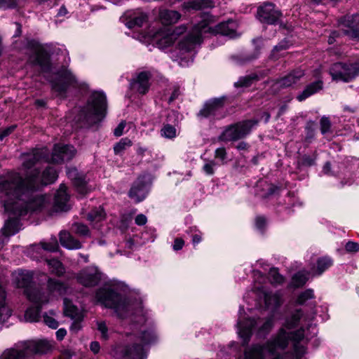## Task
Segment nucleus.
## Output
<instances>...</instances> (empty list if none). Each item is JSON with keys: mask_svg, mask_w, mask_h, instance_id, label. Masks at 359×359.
Returning a JSON list of instances; mask_svg holds the SVG:
<instances>
[{"mask_svg": "<svg viewBox=\"0 0 359 359\" xmlns=\"http://www.w3.org/2000/svg\"><path fill=\"white\" fill-rule=\"evenodd\" d=\"M97 328L101 334V338L104 340L109 339L108 327L104 321H97Z\"/></svg>", "mask_w": 359, "mask_h": 359, "instance_id": "obj_52", "label": "nucleus"}, {"mask_svg": "<svg viewBox=\"0 0 359 359\" xmlns=\"http://www.w3.org/2000/svg\"><path fill=\"white\" fill-rule=\"evenodd\" d=\"M315 163V159L310 156L304 155L299 160V163L304 166H311Z\"/></svg>", "mask_w": 359, "mask_h": 359, "instance_id": "obj_59", "label": "nucleus"}, {"mask_svg": "<svg viewBox=\"0 0 359 359\" xmlns=\"http://www.w3.org/2000/svg\"><path fill=\"white\" fill-rule=\"evenodd\" d=\"M105 215L104 210L101 208H98L89 212L87 218L90 222L97 224L104 219Z\"/></svg>", "mask_w": 359, "mask_h": 359, "instance_id": "obj_41", "label": "nucleus"}, {"mask_svg": "<svg viewBox=\"0 0 359 359\" xmlns=\"http://www.w3.org/2000/svg\"><path fill=\"white\" fill-rule=\"evenodd\" d=\"M67 187L61 184L55 196L54 205L56 210L67 211L69 209L67 203L69 195L67 193Z\"/></svg>", "mask_w": 359, "mask_h": 359, "instance_id": "obj_27", "label": "nucleus"}, {"mask_svg": "<svg viewBox=\"0 0 359 359\" xmlns=\"http://www.w3.org/2000/svg\"><path fill=\"white\" fill-rule=\"evenodd\" d=\"M258 123L257 120H245L227 126L219 137L223 142H234L248 135Z\"/></svg>", "mask_w": 359, "mask_h": 359, "instance_id": "obj_10", "label": "nucleus"}, {"mask_svg": "<svg viewBox=\"0 0 359 359\" xmlns=\"http://www.w3.org/2000/svg\"><path fill=\"white\" fill-rule=\"evenodd\" d=\"M305 75V71L302 68H297L290 72L287 75L277 79L275 85L280 88H288L299 82Z\"/></svg>", "mask_w": 359, "mask_h": 359, "instance_id": "obj_20", "label": "nucleus"}, {"mask_svg": "<svg viewBox=\"0 0 359 359\" xmlns=\"http://www.w3.org/2000/svg\"><path fill=\"white\" fill-rule=\"evenodd\" d=\"M41 306L30 307L25 313V320L27 322H36L40 318Z\"/></svg>", "mask_w": 359, "mask_h": 359, "instance_id": "obj_44", "label": "nucleus"}, {"mask_svg": "<svg viewBox=\"0 0 359 359\" xmlns=\"http://www.w3.org/2000/svg\"><path fill=\"white\" fill-rule=\"evenodd\" d=\"M151 76V75L149 72H140L137 75V79L131 83L133 88L140 94H146L150 87L149 80Z\"/></svg>", "mask_w": 359, "mask_h": 359, "instance_id": "obj_25", "label": "nucleus"}, {"mask_svg": "<svg viewBox=\"0 0 359 359\" xmlns=\"http://www.w3.org/2000/svg\"><path fill=\"white\" fill-rule=\"evenodd\" d=\"M4 210H6L4 208ZM6 212V210H5ZM11 216L10 218L6 222L4 226L0 232V239L2 243H4L8 238L16 233L20 230V222L17 218L18 216L15 215L13 212L7 211Z\"/></svg>", "mask_w": 359, "mask_h": 359, "instance_id": "obj_19", "label": "nucleus"}, {"mask_svg": "<svg viewBox=\"0 0 359 359\" xmlns=\"http://www.w3.org/2000/svg\"><path fill=\"white\" fill-rule=\"evenodd\" d=\"M57 74L62 79L65 80L68 84L76 83L75 76L67 68H62Z\"/></svg>", "mask_w": 359, "mask_h": 359, "instance_id": "obj_48", "label": "nucleus"}, {"mask_svg": "<svg viewBox=\"0 0 359 359\" xmlns=\"http://www.w3.org/2000/svg\"><path fill=\"white\" fill-rule=\"evenodd\" d=\"M76 280L83 286L93 287L99 283L100 276L96 269L93 268H86L81 270L76 275Z\"/></svg>", "mask_w": 359, "mask_h": 359, "instance_id": "obj_18", "label": "nucleus"}, {"mask_svg": "<svg viewBox=\"0 0 359 359\" xmlns=\"http://www.w3.org/2000/svg\"><path fill=\"white\" fill-rule=\"evenodd\" d=\"M27 355V359H31L34 355L48 353L51 345L46 340L29 341L20 344Z\"/></svg>", "mask_w": 359, "mask_h": 359, "instance_id": "obj_13", "label": "nucleus"}, {"mask_svg": "<svg viewBox=\"0 0 359 359\" xmlns=\"http://www.w3.org/2000/svg\"><path fill=\"white\" fill-rule=\"evenodd\" d=\"M269 279L273 285H280L284 282V277L280 275L276 268H272L269 271Z\"/></svg>", "mask_w": 359, "mask_h": 359, "instance_id": "obj_46", "label": "nucleus"}, {"mask_svg": "<svg viewBox=\"0 0 359 359\" xmlns=\"http://www.w3.org/2000/svg\"><path fill=\"white\" fill-rule=\"evenodd\" d=\"M13 281L18 287L25 289V294L32 302L40 306L48 302V297L45 294H41L39 288H32V273L27 271H18L13 274Z\"/></svg>", "mask_w": 359, "mask_h": 359, "instance_id": "obj_7", "label": "nucleus"}, {"mask_svg": "<svg viewBox=\"0 0 359 359\" xmlns=\"http://www.w3.org/2000/svg\"><path fill=\"white\" fill-rule=\"evenodd\" d=\"M291 45V43L287 39L282 40L278 45L273 47L270 57L273 60H278L280 57L284 56L283 51L288 49Z\"/></svg>", "mask_w": 359, "mask_h": 359, "instance_id": "obj_35", "label": "nucleus"}, {"mask_svg": "<svg viewBox=\"0 0 359 359\" xmlns=\"http://www.w3.org/2000/svg\"><path fill=\"white\" fill-rule=\"evenodd\" d=\"M157 336L152 330H145L136 337L135 341L131 346H116L111 352V355L116 359H144L147 351L144 346L154 343Z\"/></svg>", "mask_w": 359, "mask_h": 359, "instance_id": "obj_5", "label": "nucleus"}, {"mask_svg": "<svg viewBox=\"0 0 359 359\" xmlns=\"http://www.w3.org/2000/svg\"><path fill=\"white\" fill-rule=\"evenodd\" d=\"M309 274V272L305 271L297 272L292 276L291 285L296 288L302 287L308 280Z\"/></svg>", "mask_w": 359, "mask_h": 359, "instance_id": "obj_37", "label": "nucleus"}, {"mask_svg": "<svg viewBox=\"0 0 359 359\" xmlns=\"http://www.w3.org/2000/svg\"><path fill=\"white\" fill-rule=\"evenodd\" d=\"M34 65H39L43 71H48L50 68V57L43 50H38L34 59H30Z\"/></svg>", "mask_w": 359, "mask_h": 359, "instance_id": "obj_34", "label": "nucleus"}, {"mask_svg": "<svg viewBox=\"0 0 359 359\" xmlns=\"http://www.w3.org/2000/svg\"><path fill=\"white\" fill-rule=\"evenodd\" d=\"M133 144L132 141L128 138L124 137L120 140L114 147V151L116 154H121L124 150L131 147Z\"/></svg>", "mask_w": 359, "mask_h": 359, "instance_id": "obj_45", "label": "nucleus"}, {"mask_svg": "<svg viewBox=\"0 0 359 359\" xmlns=\"http://www.w3.org/2000/svg\"><path fill=\"white\" fill-rule=\"evenodd\" d=\"M68 177L73 181L77 191L81 194L85 195L88 193V189L86 187V182L84 178L78 172L75 168H68L67 170Z\"/></svg>", "mask_w": 359, "mask_h": 359, "instance_id": "obj_26", "label": "nucleus"}, {"mask_svg": "<svg viewBox=\"0 0 359 359\" xmlns=\"http://www.w3.org/2000/svg\"><path fill=\"white\" fill-rule=\"evenodd\" d=\"M53 90L57 93L58 95L62 96L67 89V83H54L52 86Z\"/></svg>", "mask_w": 359, "mask_h": 359, "instance_id": "obj_55", "label": "nucleus"}, {"mask_svg": "<svg viewBox=\"0 0 359 359\" xmlns=\"http://www.w3.org/2000/svg\"><path fill=\"white\" fill-rule=\"evenodd\" d=\"M267 353L266 343L263 345L254 344L244 351L245 359H265Z\"/></svg>", "mask_w": 359, "mask_h": 359, "instance_id": "obj_29", "label": "nucleus"}, {"mask_svg": "<svg viewBox=\"0 0 359 359\" xmlns=\"http://www.w3.org/2000/svg\"><path fill=\"white\" fill-rule=\"evenodd\" d=\"M320 131L322 134L325 135L329 132H330L331 128V122L329 118L323 116L321 118L320 121Z\"/></svg>", "mask_w": 359, "mask_h": 359, "instance_id": "obj_53", "label": "nucleus"}, {"mask_svg": "<svg viewBox=\"0 0 359 359\" xmlns=\"http://www.w3.org/2000/svg\"><path fill=\"white\" fill-rule=\"evenodd\" d=\"M341 25L344 34L352 39H359V14L346 16Z\"/></svg>", "mask_w": 359, "mask_h": 359, "instance_id": "obj_17", "label": "nucleus"}, {"mask_svg": "<svg viewBox=\"0 0 359 359\" xmlns=\"http://www.w3.org/2000/svg\"><path fill=\"white\" fill-rule=\"evenodd\" d=\"M57 171L50 166L47 167L40 175L37 169L27 172L25 177L18 172H11L0 177V190L6 197L27 196L32 190H37L41 186L53 183L57 178Z\"/></svg>", "mask_w": 359, "mask_h": 359, "instance_id": "obj_1", "label": "nucleus"}, {"mask_svg": "<svg viewBox=\"0 0 359 359\" xmlns=\"http://www.w3.org/2000/svg\"><path fill=\"white\" fill-rule=\"evenodd\" d=\"M176 40L175 33L171 34L170 29H161L154 36V41L159 48H165L170 46Z\"/></svg>", "mask_w": 359, "mask_h": 359, "instance_id": "obj_23", "label": "nucleus"}, {"mask_svg": "<svg viewBox=\"0 0 359 359\" xmlns=\"http://www.w3.org/2000/svg\"><path fill=\"white\" fill-rule=\"evenodd\" d=\"M214 17L205 14L204 19L195 25L188 35L179 43V48L187 52L194 50L196 46L203 42V36L206 33L212 34H222L233 38L236 36V24L233 20L222 22L215 26L210 27L213 22Z\"/></svg>", "mask_w": 359, "mask_h": 359, "instance_id": "obj_3", "label": "nucleus"}, {"mask_svg": "<svg viewBox=\"0 0 359 359\" xmlns=\"http://www.w3.org/2000/svg\"><path fill=\"white\" fill-rule=\"evenodd\" d=\"M49 160L47 148L35 149L31 153L23 154L22 168L28 170L39 162H48Z\"/></svg>", "mask_w": 359, "mask_h": 359, "instance_id": "obj_14", "label": "nucleus"}, {"mask_svg": "<svg viewBox=\"0 0 359 359\" xmlns=\"http://www.w3.org/2000/svg\"><path fill=\"white\" fill-rule=\"evenodd\" d=\"M147 20V15L144 13H140L133 17L126 22V26L128 28H134L135 27H142Z\"/></svg>", "mask_w": 359, "mask_h": 359, "instance_id": "obj_39", "label": "nucleus"}, {"mask_svg": "<svg viewBox=\"0 0 359 359\" xmlns=\"http://www.w3.org/2000/svg\"><path fill=\"white\" fill-rule=\"evenodd\" d=\"M47 263L52 273L57 276H62L65 273V268L59 260L56 259H48Z\"/></svg>", "mask_w": 359, "mask_h": 359, "instance_id": "obj_38", "label": "nucleus"}, {"mask_svg": "<svg viewBox=\"0 0 359 359\" xmlns=\"http://www.w3.org/2000/svg\"><path fill=\"white\" fill-rule=\"evenodd\" d=\"M258 80V76L256 74H252L239 78L238 81L234 83L235 87H249L255 81Z\"/></svg>", "mask_w": 359, "mask_h": 359, "instance_id": "obj_43", "label": "nucleus"}, {"mask_svg": "<svg viewBox=\"0 0 359 359\" xmlns=\"http://www.w3.org/2000/svg\"><path fill=\"white\" fill-rule=\"evenodd\" d=\"M301 319L307 320V318L304 316L302 309H297L292 314L290 318L286 320L285 327L289 330L292 329L298 325Z\"/></svg>", "mask_w": 359, "mask_h": 359, "instance_id": "obj_36", "label": "nucleus"}, {"mask_svg": "<svg viewBox=\"0 0 359 359\" xmlns=\"http://www.w3.org/2000/svg\"><path fill=\"white\" fill-rule=\"evenodd\" d=\"M330 74L336 81L349 82L359 75L356 62H336L330 69Z\"/></svg>", "mask_w": 359, "mask_h": 359, "instance_id": "obj_11", "label": "nucleus"}, {"mask_svg": "<svg viewBox=\"0 0 359 359\" xmlns=\"http://www.w3.org/2000/svg\"><path fill=\"white\" fill-rule=\"evenodd\" d=\"M40 244L43 249L50 252L57 251L59 247L57 239L55 238L52 239L51 241L48 243L41 242Z\"/></svg>", "mask_w": 359, "mask_h": 359, "instance_id": "obj_51", "label": "nucleus"}, {"mask_svg": "<svg viewBox=\"0 0 359 359\" xmlns=\"http://www.w3.org/2000/svg\"><path fill=\"white\" fill-rule=\"evenodd\" d=\"M215 158L219 159L222 164L226 163L227 153L224 147L217 148L215 151Z\"/></svg>", "mask_w": 359, "mask_h": 359, "instance_id": "obj_54", "label": "nucleus"}, {"mask_svg": "<svg viewBox=\"0 0 359 359\" xmlns=\"http://www.w3.org/2000/svg\"><path fill=\"white\" fill-rule=\"evenodd\" d=\"M34 191H30L27 196L20 194L16 197H6L0 190V203L6 211L13 212L17 216L26 215L29 211L41 210L47 206L50 200L45 196H33Z\"/></svg>", "mask_w": 359, "mask_h": 359, "instance_id": "obj_4", "label": "nucleus"}, {"mask_svg": "<svg viewBox=\"0 0 359 359\" xmlns=\"http://www.w3.org/2000/svg\"><path fill=\"white\" fill-rule=\"evenodd\" d=\"M107 98L103 93L95 92L89 97L86 106L81 111V118L88 124L102 121L107 114Z\"/></svg>", "mask_w": 359, "mask_h": 359, "instance_id": "obj_6", "label": "nucleus"}, {"mask_svg": "<svg viewBox=\"0 0 359 359\" xmlns=\"http://www.w3.org/2000/svg\"><path fill=\"white\" fill-rule=\"evenodd\" d=\"M273 327V320L268 318L264 322L260 319L248 318L244 321L238 322V334L243 338V345H246L250 341L252 329L257 328L260 335L268 334Z\"/></svg>", "mask_w": 359, "mask_h": 359, "instance_id": "obj_9", "label": "nucleus"}, {"mask_svg": "<svg viewBox=\"0 0 359 359\" xmlns=\"http://www.w3.org/2000/svg\"><path fill=\"white\" fill-rule=\"evenodd\" d=\"M161 135L166 138H174L176 136V129L171 125H165L161 129Z\"/></svg>", "mask_w": 359, "mask_h": 359, "instance_id": "obj_50", "label": "nucleus"}, {"mask_svg": "<svg viewBox=\"0 0 359 359\" xmlns=\"http://www.w3.org/2000/svg\"><path fill=\"white\" fill-rule=\"evenodd\" d=\"M345 249L349 252H356L359 251V244L355 242L348 241L345 245Z\"/></svg>", "mask_w": 359, "mask_h": 359, "instance_id": "obj_60", "label": "nucleus"}, {"mask_svg": "<svg viewBox=\"0 0 359 359\" xmlns=\"http://www.w3.org/2000/svg\"><path fill=\"white\" fill-rule=\"evenodd\" d=\"M66 291L67 286L64 283L58 280L50 278L47 281V291L43 292L40 290V293L48 295L49 300L50 295L61 296L65 294Z\"/></svg>", "mask_w": 359, "mask_h": 359, "instance_id": "obj_24", "label": "nucleus"}, {"mask_svg": "<svg viewBox=\"0 0 359 359\" xmlns=\"http://www.w3.org/2000/svg\"><path fill=\"white\" fill-rule=\"evenodd\" d=\"M265 300L266 304H272L271 302V300L273 301V304L278 305L280 304V297L279 298V296L278 294H273V295H266L265 297Z\"/></svg>", "mask_w": 359, "mask_h": 359, "instance_id": "obj_61", "label": "nucleus"}, {"mask_svg": "<svg viewBox=\"0 0 359 359\" xmlns=\"http://www.w3.org/2000/svg\"><path fill=\"white\" fill-rule=\"evenodd\" d=\"M183 8L188 11H200L205 8H211L215 6L212 0H190L183 4Z\"/></svg>", "mask_w": 359, "mask_h": 359, "instance_id": "obj_32", "label": "nucleus"}, {"mask_svg": "<svg viewBox=\"0 0 359 359\" xmlns=\"http://www.w3.org/2000/svg\"><path fill=\"white\" fill-rule=\"evenodd\" d=\"M72 231L75 234L79 235L81 237H90V231L88 227L82 223L75 222L72 226Z\"/></svg>", "mask_w": 359, "mask_h": 359, "instance_id": "obj_42", "label": "nucleus"}, {"mask_svg": "<svg viewBox=\"0 0 359 359\" xmlns=\"http://www.w3.org/2000/svg\"><path fill=\"white\" fill-rule=\"evenodd\" d=\"M60 242L63 247L69 250H77L82 247L81 243L67 231L60 233Z\"/></svg>", "mask_w": 359, "mask_h": 359, "instance_id": "obj_28", "label": "nucleus"}, {"mask_svg": "<svg viewBox=\"0 0 359 359\" xmlns=\"http://www.w3.org/2000/svg\"><path fill=\"white\" fill-rule=\"evenodd\" d=\"M126 127V122H121L118 126L114 129V134L116 137H120L123 135V130Z\"/></svg>", "mask_w": 359, "mask_h": 359, "instance_id": "obj_62", "label": "nucleus"}, {"mask_svg": "<svg viewBox=\"0 0 359 359\" xmlns=\"http://www.w3.org/2000/svg\"><path fill=\"white\" fill-rule=\"evenodd\" d=\"M314 298L313 290L311 289H308L302 293H300L297 299V303L298 304L302 305L307 300L311 299Z\"/></svg>", "mask_w": 359, "mask_h": 359, "instance_id": "obj_49", "label": "nucleus"}, {"mask_svg": "<svg viewBox=\"0 0 359 359\" xmlns=\"http://www.w3.org/2000/svg\"><path fill=\"white\" fill-rule=\"evenodd\" d=\"M64 313L65 316L70 317L74 320L72 325V329L79 330L81 328L80 323L83 319V315L79 309L66 298L64 299Z\"/></svg>", "mask_w": 359, "mask_h": 359, "instance_id": "obj_22", "label": "nucleus"}, {"mask_svg": "<svg viewBox=\"0 0 359 359\" xmlns=\"http://www.w3.org/2000/svg\"><path fill=\"white\" fill-rule=\"evenodd\" d=\"M224 98H214L204 104L203 107L200 110L198 116L203 118H208L210 116H218L224 107Z\"/></svg>", "mask_w": 359, "mask_h": 359, "instance_id": "obj_16", "label": "nucleus"}, {"mask_svg": "<svg viewBox=\"0 0 359 359\" xmlns=\"http://www.w3.org/2000/svg\"><path fill=\"white\" fill-rule=\"evenodd\" d=\"M43 321L48 327L56 329L58 327V323L53 317L49 316L48 314L43 316Z\"/></svg>", "mask_w": 359, "mask_h": 359, "instance_id": "obj_58", "label": "nucleus"}, {"mask_svg": "<svg viewBox=\"0 0 359 359\" xmlns=\"http://www.w3.org/2000/svg\"><path fill=\"white\" fill-rule=\"evenodd\" d=\"M158 18L163 25H170L179 21L181 14L176 11L162 9L159 11Z\"/></svg>", "mask_w": 359, "mask_h": 359, "instance_id": "obj_31", "label": "nucleus"}, {"mask_svg": "<svg viewBox=\"0 0 359 359\" xmlns=\"http://www.w3.org/2000/svg\"><path fill=\"white\" fill-rule=\"evenodd\" d=\"M15 128V126H11L10 127H8L7 128L4 129L0 133V140H2L4 137L9 135L11 133L14 131Z\"/></svg>", "mask_w": 359, "mask_h": 359, "instance_id": "obj_63", "label": "nucleus"}, {"mask_svg": "<svg viewBox=\"0 0 359 359\" xmlns=\"http://www.w3.org/2000/svg\"><path fill=\"white\" fill-rule=\"evenodd\" d=\"M0 359H27V355L19 344L4 350L0 355Z\"/></svg>", "mask_w": 359, "mask_h": 359, "instance_id": "obj_33", "label": "nucleus"}, {"mask_svg": "<svg viewBox=\"0 0 359 359\" xmlns=\"http://www.w3.org/2000/svg\"><path fill=\"white\" fill-rule=\"evenodd\" d=\"M281 16L282 13L276 8L273 3L264 2L257 8V17L262 23L275 25Z\"/></svg>", "mask_w": 359, "mask_h": 359, "instance_id": "obj_12", "label": "nucleus"}, {"mask_svg": "<svg viewBox=\"0 0 359 359\" xmlns=\"http://www.w3.org/2000/svg\"><path fill=\"white\" fill-rule=\"evenodd\" d=\"M332 265V260L329 257H322L317 261L318 275L323 273L326 269Z\"/></svg>", "mask_w": 359, "mask_h": 359, "instance_id": "obj_47", "label": "nucleus"}, {"mask_svg": "<svg viewBox=\"0 0 359 359\" xmlns=\"http://www.w3.org/2000/svg\"><path fill=\"white\" fill-rule=\"evenodd\" d=\"M10 316V311L6 308V292L0 286V322L5 320V316L8 318Z\"/></svg>", "mask_w": 359, "mask_h": 359, "instance_id": "obj_40", "label": "nucleus"}, {"mask_svg": "<svg viewBox=\"0 0 359 359\" xmlns=\"http://www.w3.org/2000/svg\"><path fill=\"white\" fill-rule=\"evenodd\" d=\"M18 0H0V8H13L17 6Z\"/></svg>", "mask_w": 359, "mask_h": 359, "instance_id": "obj_57", "label": "nucleus"}, {"mask_svg": "<svg viewBox=\"0 0 359 359\" xmlns=\"http://www.w3.org/2000/svg\"><path fill=\"white\" fill-rule=\"evenodd\" d=\"M217 163L214 161H208L203 166V170L208 175H212L215 172V167Z\"/></svg>", "mask_w": 359, "mask_h": 359, "instance_id": "obj_56", "label": "nucleus"}, {"mask_svg": "<svg viewBox=\"0 0 359 359\" xmlns=\"http://www.w3.org/2000/svg\"><path fill=\"white\" fill-rule=\"evenodd\" d=\"M135 224L139 226L144 225L147 222V217L143 214H139L135 219Z\"/></svg>", "mask_w": 359, "mask_h": 359, "instance_id": "obj_64", "label": "nucleus"}, {"mask_svg": "<svg viewBox=\"0 0 359 359\" xmlns=\"http://www.w3.org/2000/svg\"><path fill=\"white\" fill-rule=\"evenodd\" d=\"M147 193L144 178L139 177L133 184L128 192V196L135 203H140L145 198Z\"/></svg>", "mask_w": 359, "mask_h": 359, "instance_id": "obj_21", "label": "nucleus"}, {"mask_svg": "<svg viewBox=\"0 0 359 359\" xmlns=\"http://www.w3.org/2000/svg\"><path fill=\"white\" fill-rule=\"evenodd\" d=\"M304 338L302 329L287 332L285 328H280L266 342V349L272 355L271 359H301L306 353V348L302 343Z\"/></svg>", "mask_w": 359, "mask_h": 359, "instance_id": "obj_2", "label": "nucleus"}, {"mask_svg": "<svg viewBox=\"0 0 359 359\" xmlns=\"http://www.w3.org/2000/svg\"><path fill=\"white\" fill-rule=\"evenodd\" d=\"M76 154V149L70 145L55 144L54 146L50 161L54 163H61L70 161Z\"/></svg>", "mask_w": 359, "mask_h": 359, "instance_id": "obj_15", "label": "nucleus"}, {"mask_svg": "<svg viewBox=\"0 0 359 359\" xmlns=\"http://www.w3.org/2000/svg\"><path fill=\"white\" fill-rule=\"evenodd\" d=\"M323 82L321 80H318L309 85L297 96V100L299 102L305 100L306 98L318 93L323 89Z\"/></svg>", "mask_w": 359, "mask_h": 359, "instance_id": "obj_30", "label": "nucleus"}, {"mask_svg": "<svg viewBox=\"0 0 359 359\" xmlns=\"http://www.w3.org/2000/svg\"><path fill=\"white\" fill-rule=\"evenodd\" d=\"M97 301L105 307L113 309L120 318H124L128 309V299L111 289L101 288L96 293Z\"/></svg>", "mask_w": 359, "mask_h": 359, "instance_id": "obj_8", "label": "nucleus"}]
</instances>
